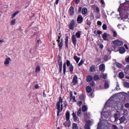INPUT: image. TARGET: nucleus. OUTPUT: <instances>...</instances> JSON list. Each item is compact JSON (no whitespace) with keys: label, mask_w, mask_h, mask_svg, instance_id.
I'll use <instances>...</instances> for the list:
<instances>
[{"label":"nucleus","mask_w":129,"mask_h":129,"mask_svg":"<svg viewBox=\"0 0 129 129\" xmlns=\"http://www.w3.org/2000/svg\"><path fill=\"white\" fill-rule=\"evenodd\" d=\"M118 12L119 13V17H117L118 20L121 18L124 22L127 20L129 15V1L120 4Z\"/></svg>","instance_id":"f257e3e1"},{"label":"nucleus","mask_w":129,"mask_h":129,"mask_svg":"<svg viewBox=\"0 0 129 129\" xmlns=\"http://www.w3.org/2000/svg\"><path fill=\"white\" fill-rule=\"evenodd\" d=\"M63 99H62V97H59V101L56 104V108L58 110L57 113V116H59V113L61 112L63 110Z\"/></svg>","instance_id":"f03ea898"},{"label":"nucleus","mask_w":129,"mask_h":129,"mask_svg":"<svg viewBox=\"0 0 129 129\" xmlns=\"http://www.w3.org/2000/svg\"><path fill=\"white\" fill-rule=\"evenodd\" d=\"M66 121L63 123V125L66 127H70L71 126V121H70V112L68 111L66 114Z\"/></svg>","instance_id":"7ed1b4c3"},{"label":"nucleus","mask_w":129,"mask_h":129,"mask_svg":"<svg viewBox=\"0 0 129 129\" xmlns=\"http://www.w3.org/2000/svg\"><path fill=\"white\" fill-rule=\"evenodd\" d=\"M109 123L106 121H101L98 123L97 129H104L106 128V126L109 125Z\"/></svg>","instance_id":"20e7f679"},{"label":"nucleus","mask_w":129,"mask_h":129,"mask_svg":"<svg viewBox=\"0 0 129 129\" xmlns=\"http://www.w3.org/2000/svg\"><path fill=\"white\" fill-rule=\"evenodd\" d=\"M101 115L102 118H107V117L109 118V115H110V113L108 111H104V109H103L102 112L101 113Z\"/></svg>","instance_id":"39448f33"},{"label":"nucleus","mask_w":129,"mask_h":129,"mask_svg":"<svg viewBox=\"0 0 129 129\" xmlns=\"http://www.w3.org/2000/svg\"><path fill=\"white\" fill-rule=\"evenodd\" d=\"M67 66L69 67L70 72L73 73V66L70 63V60L67 61Z\"/></svg>","instance_id":"423d86ee"},{"label":"nucleus","mask_w":129,"mask_h":129,"mask_svg":"<svg viewBox=\"0 0 129 129\" xmlns=\"http://www.w3.org/2000/svg\"><path fill=\"white\" fill-rule=\"evenodd\" d=\"M74 26H75V21H74V20H72L69 25V29L70 30H73L74 29Z\"/></svg>","instance_id":"0eeeda50"},{"label":"nucleus","mask_w":129,"mask_h":129,"mask_svg":"<svg viewBox=\"0 0 129 129\" xmlns=\"http://www.w3.org/2000/svg\"><path fill=\"white\" fill-rule=\"evenodd\" d=\"M12 61V59H11V57H8L6 58L4 61V64L5 66H9L10 65V62Z\"/></svg>","instance_id":"6e6552de"},{"label":"nucleus","mask_w":129,"mask_h":129,"mask_svg":"<svg viewBox=\"0 0 129 129\" xmlns=\"http://www.w3.org/2000/svg\"><path fill=\"white\" fill-rule=\"evenodd\" d=\"M72 41L74 44L75 47H76V44L77 43V39H76V36L75 35H73L72 37Z\"/></svg>","instance_id":"1a4fd4ad"},{"label":"nucleus","mask_w":129,"mask_h":129,"mask_svg":"<svg viewBox=\"0 0 129 129\" xmlns=\"http://www.w3.org/2000/svg\"><path fill=\"white\" fill-rule=\"evenodd\" d=\"M113 44H114L115 45H117L118 46H122V45H123V43H122V41L118 40H114L113 42Z\"/></svg>","instance_id":"9d476101"},{"label":"nucleus","mask_w":129,"mask_h":129,"mask_svg":"<svg viewBox=\"0 0 129 129\" xmlns=\"http://www.w3.org/2000/svg\"><path fill=\"white\" fill-rule=\"evenodd\" d=\"M77 22L78 24H81L83 22V17L81 15H79L77 18Z\"/></svg>","instance_id":"9b49d317"},{"label":"nucleus","mask_w":129,"mask_h":129,"mask_svg":"<svg viewBox=\"0 0 129 129\" xmlns=\"http://www.w3.org/2000/svg\"><path fill=\"white\" fill-rule=\"evenodd\" d=\"M73 117L74 118V121H79V118L76 116V113H73Z\"/></svg>","instance_id":"f8f14e48"},{"label":"nucleus","mask_w":129,"mask_h":129,"mask_svg":"<svg viewBox=\"0 0 129 129\" xmlns=\"http://www.w3.org/2000/svg\"><path fill=\"white\" fill-rule=\"evenodd\" d=\"M119 52L120 54H123L125 52V49L123 47H121L119 48Z\"/></svg>","instance_id":"ddd939ff"},{"label":"nucleus","mask_w":129,"mask_h":129,"mask_svg":"<svg viewBox=\"0 0 129 129\" xmlns=\"http://www.w3.org/2000/svg\"><path fill=\"white\" fill-rule=\"evenodd\" d=\"M69 13L71 16H73V15H74V8L73 7L70 8Z\"/></svg>","instance_id":"4468645a"},{"label":"nucleus","mask_w":129,"mask_h":129,"mask_svg":"<svg viewBox=\"0 0 129 129\" xmlns=\"http://www.w3.org/2000/svg\"><path fill=\"white\" fill-rule=\"evenodd\" d=\"M58 65L59 68V72L61 73V72H62V67L63 66V63L62 62V61L60 60L58 62Z\"/></svg>","instance_id":"2eb2a0df"},{"label":"nucleus","mask_w":129,"mask_h":129,"mask_svg":"<svg viewBox=\"0 0 129 129\" xmlns=\"http://www.w3.org/2000/svg\"><path fill=\"white\" fill-rule=\"evenodd\" d=\"M77 76H75L73 78V83L75 85L76 83H77V79H78Z\"/></svg>","instance_id":"dca6fc26"},{"label":"nucleus","mask_w":129,"mask_h":129,"mask_svg":"<svg viewBox=\"0 0 129 129\" xmlns=\"http://www.w3.org/2000/svg\"><path fill=\"white\" fill-rule=\"evenodd\" d=\"M86 90L88 93H90V92L92 91V89L91 88V87L88 86L86 88Z\"/></svg>","instance_id":"f3484780"},{"label":"nucleus","mask_w":129,"mask_h":129,"mask_svg":"<svg viewBox=\"0 0 129 129\" xmlns=\"http://www.w3.org/2000/svg\"><path fill=\"white\" fill-rule=\"evenodd\" d=\"M114 117L115 118V120H116V119L119 117V112L116 111L114 115Z\"/></svg>","instance_id":"a211bd4d"},{"label":"nucleus","mask_w":129,"mask_h":129,"mask_svg":"<svg viewBox=\"0 0 129 129\" xmlns=\"http://www.w3.org/2000/svg\"><path fill=\"white\" fill-rule=\"evenodd\" d=\"M74 59L77 63H79V61L80 60V57H78V56L77 55H75L74 56Z\"/></svg>","instance_id":"6ab92c4d"},{"label":"nucleus","mask_w":129,"mask_h":129,"mask_svg":"<svg viewBox=\"0 0 129 129\" xmlns=\"http://www.w3.org/2000/svg\"><path fill=\"white\" fill-rule=\"evenodd\" d=\"M93 79V77L91 76H88L87 77V79L86 80L87 81V82H90V81H91Z\"/></svg>","instance_id":"aec40b11"},{"label":"nucleus","mask_w":129,"mask_h":129,"mask_svg":"<svg viewBox=\"0 0 129 129\" xmlns=\"http://www.w3.org/2000/svg\"><path fill=\"white\" fill-rule=\"evenodd\" d=\"M82 14H83V15H86V14H87V9L85 8H83L82 10Z\"/></svg>","instance_id":"412c9836"},{"label":"nucleus","mask_w":129,"mask_h":129,"mask_svg":"<svg viewBox=\"0 0 129 129\" xmlns=\"http://www.w3.org/2000/svg\"><path fill=\"white\" fill-rule=\"evenodd\" d=\"M81 36V31H78L76 33V37L77 38H80Z\"/></svg>","instance_id":"4be33fe9"},{"label":"nucleus","mask_w":129,"mask_h":129,"mask_svg":"<svg viewBox=\"0 0 129 129\" xmlns=\"http://www.w3.org/2000/svg\"><path fill=\"white\" fill-rule=\"evenodd\" d=\"M119 120L120 121V123H121V122H123V121H125V117L122 116L119 119Z\"/></svg>","instance_id":"5701e85b"},{"label":"nucleus","mask_w":129,"mask_h":129,"mask_svg":"<svg viewBox=\"0 0 129 129\" xmlns=\"http://www.w3.org/2000/svg\"><path fill=\"white\" fill-rule=\"evenodd\" d=\"M105 68V66L103 64H101L100 66L99 70L100 71H103L104 70V68Z\"/></svg>","instance_id":"b1692460"},{"label":"nucleus","mask_w":129,"mask_h":129,"mask_svg":"<svg viewBox=\"0 0 129 129\" xmlns=\"http://www.w3.org/2000/svg\"><path fill=\"white\" fill-rule=\"evenodd\" d=\"M102 38L104 41L107 40V33H104L102 35Z\"/></svg>","instance_id":"393cba45"},{"label":"nucleus","mask_w":129,"mask_h":129,"mask_svg":"<svg viewBox=\"0 0 129 129\" xmlns=\"http://www.w3.org/2000/svg\"><path fill=\"white\" fill-rule=\"evenodd\" d=\"M90 71L91 72H94L95 71V66H92L90 68Z\"/></svg>","instance_id":"a878e982"},{"label":"nucleus","mask_w":129,"mask_h":129,"mask_svg":"<svg viewBox=\"0 0 129 129\" xmlns=\"http://www.w3.org/2000/svg\"><path fill=\"white\" fill-rule=\"evenodd\" d=\"M63 74L66 73V62H64L63 65Z\"/></svg>","instance_id":"bb28decb"},{"label":"nucleus","mask_w":129,"mask_h":129,"mask_svg":"<svg viewBox=\"0 0 129 129\" xmlns=\"http://www.w3.org/2000/svg\"><path fill=\"white\" fill-rule=\"evenodd\" d=\"M82 110L83 112H85L87 110V106L84 105L82 108Z\"/></svg>","instance_id":"cd10ccee"},{"label":"nucleus","mask_w":129,"mask_h":129,"mask_svg":"<svg viewBox=\"0 0 129 129\" xmlns=\"http://www.w3.org/2000/svg\"><path fill=\"white\" fill-rule=\"evenodd\" d=\"M72 129H78V125L77 124L74 123L73 124V128Z\"/></svg>","instance_id":"c85d7f7f"},{"label":"nucleus","mask_w":129,"mask_h":129,"mask_svg":"<svg viewBox=\"0 0 129 129\" xmlns=\"http://www.w3.org/2000/svg\"><path fill=\"white\" fill-rule=\"evenodd\" d=\"M77 114L78 116H81L82 115V112L81 111V108H80L77 112Z\"/></svg>","instance_id":"c756f323"},{"label":"nucleus","mask_w":129,"mask_h":129,"mask_svg":"<svg viewBox=\"0 0 129 129\" xmlns=\"http://www.w3.org/2000/svg\"><path fill=\"white\" fill-rule=\"evenodd\" d=\"M115 65H116V67H117V68H121V64H120L119 62H116L115 63Z\"/></svg>","instance_id":"7c9ffc66"},{"label":"nucleus","mask_w":129,"mask_h":129,"mask_svg":"<svg viewBox=\"0 0 129 129\" xmlns=\"http://www.w3.org/2000/svg\"><path fill=\"white\" fill-rule=\"evenodd\" d=\"M41 71V67L40 66H38L35 69V72H40Z\"/></svg>","instance_id":"2f4dec72"},{"label":"nucleus","mask_w":129,"mask_h":129,"mask_svg":"<svg viewBox=\"0 0 129 129\" xmlns=\"http://www.w3.org/2000/svg\"><path fill=\"white\" fill-rule=\"evenodd\" d=\"M84 64V60L83 59H81L80 62L78 64V66L80 67V66H82V65H83Z\"/></svg>","instance_id":"473e14b6"},{"label":"nucleus","mask_w":129,"mask_h":129,"mask_svg":"<svg viewBox=\"0 0 129 129\" xmlns=\"http://www.w3.org/2000/svg\"><path fill=\"white\" fill-rule=\"evenodd\" d=\"M66 47H67V48H68V36H67L66 37Z\"/></svg>","instance_id":"72a5a7b5"},{"label":"nucleus","mask_w":129,"mask_h":129,"mask_svg":"<svg viewBox=\"0 0 129 129\" xmlns=\"http://www.w3.org/2000/svg\"><path fill=\"white\" fill-rule=\"evenodd\" d=\"M118 75L120 78H123L124 77V75L122 72L119 73Z\"/></svg>","instance_id":"f704fd0d"},{"label":"nucleus","mask_w":129,"mask_h":129,"mask_svg":"<svg viewBox=\"0 0 129 129\" xmlns=\"http://www.w3.org/2000/svg\"><path fill=\"white\" fill-rule=\"evenodd\" d=\"M101 77L102 78H103V79H106V78H107V74H103L102 75H101Z\"/></svg>","instance_id":"c9c22d12"},{"label":"nucleus","mask_w":129,"mask_h":129,"mask_svg":"<svg viewBox=\"0 0 129 129\" xmlns=\"http://www.w3.org/2000/svg\"><path fill=\"white\" fill-rule=\"evenodd\" d=\"M93 79L94 80H99V76L96 75L93 77Z\"/></svg>","instance_id":"e433bc0d"},{"label":"nucleus","mask_w":129,"mask_h":129,"mask_svg":"<svg viewBox=\"0 0 129 129\" xmlns=\"http://www.w3.org/2000/svg\"><path fill=\"white\" fill-rule=\"evenodd\" d=\"M16 21H17L16 19H14L11 21V24L12 25V26H14V25L16 24Z\"/></svg>","instance_id":"4c0bfd02"},{"label":"nucleus","mask_w":129,"mask_h":129,"mask_svg":"<svg viewBox=\"0 0 129 129\" xmlns=\"http://www.w3.org/2000/svg\"><path fill=\"white\" fill-rule=\"evenodd\" d=\"M104 87L106 89L109 88V84H108V83L107 82L105 83Z\"/></svg>","instance_id":"58836bf2"},{"label":"nucleus","mask_w":129,"mask_h":129,"mask_svg":"<svg viewBox=\"0 0 129 129\" xmlns=\"http://www.w3.org/2000/svg\"><path fill=\"white\" fill-rule=\"evenodd\" d=\"M110 101V100L109 99L105 104V106H104V109H105V108H106V106H107V105H108V103H109Z\"/></svg>","instance_id":"ea45409f"},{"label":"nucleus","mask_w":129,"mask_h":129,"mask_svg":"<svg viewBox=\"0 0 129 129\" xmlns=\"http://www.w3.org/2000/svg\"><path fill=\"white\" fill-rule=\"evenodd\" d=\"M112 32H113V37H116V36H117V33H116V31H115L114 29L112 30Z\"/></svg>","instance_id":"a19ab883"},{"label":"nucleus","mask_w":129,"mask_h":129,"mask_svg":"<svg viewBox=\"0 0 129 129\" xmlns=\"http://www.w3.org/2000/svg\"><path fill=\"white\" fill-rule=\"evenodd\" d=\"M84 117L86 119H87L89 117V115L87 113H85Z\"/></svg>","instance_id":"79ce46f5"},{"label":"nucleus","mask_w":129,"mask_h":129,"mask_svg":"<svg viewBox=\"0 0 129 129\" xmlns=\"http://www.w3.org/2000/svg\"><path fill=\"white\" fill-rule=\"evenodd\" d=\"M124 85L125 87H126V88H129V83L128 82H125L124 83Z\"/></svg>","instance_id":"37998d69"},{"label":"nucleus","mask_w":129,"mask_h":129,"mask_svg":"<svg viewBox=\"0 0 129 129\" xmlns=\"http://www.w3.org/2000/svg\"><path fill=\"white\" fill-rule=\"evenodd\" d=\"M129 70V66L127 65L125 67V69H124V72L125 73V72H127V71H128Z\"/></svg>","instance_id":"c03bdc74"},{"label":"nucleus","mask_w":129,"mask_h":129,"mask_svg":"<svg viewBox=\"0 0 129 129\" xmlns=\"http://www.w3.org/2000/svg\"><path fill=\"white\" fill-rule=\"evenodd\" d=\"M19 13V12H15L12 16V19H14L15 17H16V15Z\"/></svg>","instance_id":"a18cd8bd"},{"label":"nucleus","mask_w":129,"mask_h":129,"mask_svg":"<svg viewBox=\"0 0 129 129\" xmlns=\"http://www.w3.org/2000/svg\"><path fill=\"white\" fill-rule=\"evenodd\" d=\"M103 30H107V26H106V24H104L102 26Z\"/></svg>","instance_id":"49530a36"},{"label":"nucleus","mask_w":129,"mask_h":129,"mask_svg":"<svg viewBox=\"0 0 129 129\" xmlns=\"http://www.w3.org/2000/svg\"><path fill=\"white\" fill-rule=\"evenodd\" d=\"M113 14H114V12H113L112 13H111L110 16H112V18H116V16H117V15H116V14H114L113 15Z\"/></svg>","instance_id":"de8ad7c7"},{"label":"nucleus","mask_w":129,"mask_h":129,"mask_svg":"<svg viewBox=\"0 0 129 129\" xmlns=\"http://www.w3.org/2000/svg\"><path fill=\"white\" fill-rule=\"evenodd\" d=\"M85 129H90V126L89 124H86L85 126Z\"/></svg>","instance_id":"09e8293b"},{"label":"nucleus","mask_w":129,"mask_h":129,"mask_svg":"<svg viewBox=\"0 0 129 129\" xmlns=\"http://www.w3.org/2000/svg\"><path fill=\"white\" fill-rule=\"evenodd\" d=\"M115 108H118V104L117 103H115L113 104V105Z\"/></svg>","instance_id":"8fccbe9b"},{"label":"nucleus","mask_w":129,"mask_h":129,"mask_svg":"<svg viewBox=\"0 0 129 129\" xmlns=\"http://www.w3.org/2000/svg\"><path fill=\"white\" fill-rule=\"evenodd\" d=\"M63 46V42H61L58 44V47L61 49Z\"/></svg>","instance_id":"3c124183"},{"label":"nucleus","mask_w":129,"mask_h":129,"mask_svg":"<svg viewBox=\"0 0 129 129\" xmlns=\"http://www.w3.org/2000/svg\"><path fill=\"white\" fill-rule=\"evenodd\" d=\"M73 98V93L72 92H71L70 93V100H72V98Z\"/></svg>","instance_id":"603ef678"},{"label":"nucleus","mask_w":129,"mask_h":129,"mask_svg":"<svg viewBox=\"0 0 129 129\" xmlns=\"http://www.w3.org/2000/svg\"><path fill=\"white\" fill-rule=\"evenodd\" d=\"M108 56L107 55H105L104 57V61L105 62H106V61H108Z\"/></svg>","instance_id":"864d4df0"},{"label":"nucleus","mask_w":129,"mask_h":129,"mask_svg":"<svg viewBox=\"0 0 129 129\" xmlns=\"http://www.w3.org/2000/svg\"><path fill=\"white\" fill-rule=\"evenodd\" d=\"M112 129H118V128L117 127V126H116V125L113 124L112 125Z\"/></svg>","instance_id":"5fc2aeb1"},{"label":"nucleus","mask_w":129,"mask_h":129,"mask_svg":"<svg viewBox=\"0 0 129 129\" xmlns=\"http://www.w3.org/2000/svg\"><path fill=\"white\" fill-rule=\"evenodd\" d=\"M87 25H88L89 26L91 25V22H90L88 19L87 20Z\"/></svg>","instance_id":"6e6d98bb"},{"label":"nucleus","mask_w":129,"mask_h":129,"mask_svg":"<svg viewBox=\"0 0 129 129\" xmlns=\"http://www.w3.org/2000/svg\"><path fill=\"white\" fill-rule=\"evenodd\" d=\"M90 86H92V87H93V86H94V85H95V83H94V82H91L90 83Z\"/></svg>","instance_id":"4d7b16f0"},{"label":"nucleus","mask_w":129,"mask_h":129,"mask_svg":"<svg viewBox=\"0 0 129 129\" xmlns=\"http://www.w3.org/2000/svg\"><path fill=\"white\" fill-rule=\"evenodd\" d=\"M123 114L124 115H126V114H127V110H123Z\"/></svg>","instance_id":"13d9d810"},{"label":"nucleus","mask_w":129,"mask_h":129,"mask_svg":"<svg viewBox=\"0 0 129 129\" xmlns=\"http://www.w3.org/2000/svg\"><path fill=\"white\" fill-rule=\"evenodd\" d=\"M98 26H101L102 25V23H101V21H98L97 23Z\"/></svg>","instance_id":"bf43d9fd"},{"label":"nucleus","mask_w":129,"mask_h":129,"mask_svg":"<svg viewBox=\"0 0 129 129\" xmlns=\"http://www.w3.org/2000/svg\"><path fill=\"white\" fill-rule=\"evenodd\" d=\"M77 104L79 106H81V105H82V101H80L78 102Z\"/></svg>","instance_id":"052dcab7"},{"label":"nucleus","mask_w":129,"mask_h":129,"mask_svg":"<svg viewBox=\"0 0 129 129\" xmlns=\"http://www.w3.org/2000/svg\"><path fill=\"white\" fill-rule=\"evenodd\" d=\"M89 96L90 97H92V98L94 97V94H93V93H91L89 95Z\"/></svg>","instance_id":"680f3d73"},{"label":"nucleus","mask_w":129,"mask_h":129,"mask_svg":"<svg viewBox=\"0 0 129 129\" xmlns=\"http://www.w3.org/2000/svg\"><path fill=\"white\" fill-rule=\"evenodd\" d=\"M75 2V3L77 5H78V4H79L80 3V0H74Z\"/></svg>","instance_id":"e2e57ef3"},{"label":"nucleus","mask_w":129,"mask_h":129,"mask_svg":"<svg viewBox=\"0 0 129 129\" xmlns=\"http://www.w3.org/2000/svg\"><path fill=\"white\" fill-rule=\"evenodd\" d=\"M96 11L97 13H99V12H100L99 8L96 7Z\"/></svg>","instance_id":"0e129e2a"},{"label":"nucleus","mask_w":129,"mask_h":129,"mask_svg":"<svg viewBox=\"0 0 129 129\" xmlns=\"http://www.w3.org/2000/svg\"><path fill=\"white\" fill-rule=\"evenodd\" d=\"M80 99H82V100H83V99L84 98V95H81L80 96Z\"/></svg>","instance_id":"69168bd1"},{"label":"nucleus","mask_w":129,"mask_h":129,"mask_svg":"<svg viewBox=\"0 0 129 129\" xmlns=\"http://www.w3.org/2000/svg\"><path fill=\"white\" fill-rule=\"evenodd\" d=\"M81 11H82V8L80 7L78 9V13H81Z\"/></svg>","instance_id":"338daca9"},{"label":"nucleus","mask_w":129,"mask_h":129,"mask_svg":"<svg viewBox=\"0 0 129 129\" xmlns=\"http://www.w3.org/2000/svg\"><path fill=\"white\" fill-rule=\"evenodd\" d=\"M125 107H126V108H128L129 107V103H126L125 104Z\"/></svg>","instance_id":"774afa93"}]
</instances>
